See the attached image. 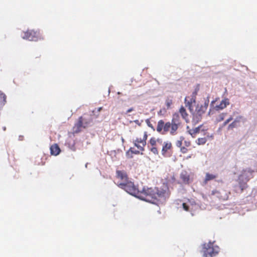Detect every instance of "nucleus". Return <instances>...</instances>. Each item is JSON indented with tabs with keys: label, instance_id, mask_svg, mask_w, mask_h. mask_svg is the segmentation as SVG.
Returning <instances> with one entry per match:
<instances>
[{
	"label": "nucleus",
	"instance_id": "obj_4",
	"mask_svg": "<svg viewBox=\"0 0 257 257\" xmlns=\"http://www.w3.org/2000/svg\"><path fill=\"white\" fill-rule=\"evenodd\" d=\"M203 257H213L217 255L219 251V247L214 244V242L209 241L202 245Z\"/></svg>",
	"mask_w": 257,
	"mask_h": 257
},
{
	"label": "nucleus",
	"instance_id": "obj_11",
	"mask_svg": "<svg viewBox=\"0 0 257 257\" xmlns=\"http://www.w3.org/2000/svg\"><path fill=\"white\" fill-rule=\"evenodd\" d=\"M211 194L212 195H216L219 199L223 200H227L228 197V195L224 190L218 191L214 190L212 191Z\"/></svg>",
	"mask_w": 257,
	"mask_h": 257
},
{
	"label": "nucleus",
	"instance_id": "obj_29",
	"mask_svg": "<svg viewBox=\"0 0 257 257\" xmlns=\"http://www.w3.org/2000/svg\"><path fill=\"white\" fill-rule=\"evenodd\" d=\"M146 122L149 127H151L153 130H155V128H154L153 125H152V124L151 123V121L149 119H147L146 120Z\"/></svg>",
	"mask_w": 257,
	"mask_h": 257
},
{
	"label": "nucleus",
	"instance_id": "obj_25",
	"mask_svg": "<svg viewBox=\"0 0 257 257\" xmlns=\"http://www.w3.org/2000/svg\"><path fill=\"white\" fill-rule=\"evenodd\" d=\"M149 144L152 147H156L157 141L155 137H152L149 140Z\"/></svg>",
	"mask_w": 257,
	"mask_h": 257
},
{
	"label": "nucleus",
	"instance_id": "obj_27",
	"mask_svg": "<svg viewBox=\"0 0 257 257\" xmlns=\"http://www.w3.org/2000/svg\"><path fill=\"white\" fill-rule=\"evenodd\" d=\"M150 151L155 155H158L159 154L158 149L156 147H151Z\"/></svg>",
	"mask_w": 257,
	"mask_h": 257
},
{
	"label": "nucleus",
	"instance_id": "obj_38",
	"mask_svg": "<svg viewBox=\"0 0 257 257\" xmlns=\"http://www.w3.org/2000/svg\"><path fill=\"white\" fill-rule=\"evenodd\" d=\"M134 122L136 123V124H138L139 125H140V123L139 122V120H134Z\"/></svg>",
	"mask_w": 257,
	"mask_h": 257
},
{
	"label": "nucleus",
	"instance_id": "obj_10",
	"mask_svg": "<svg viewBox=\"0 0 257 257\" xmlns=\"http://www.w3.org/2000/svg\"><path fill=\"white\" fill-rule=\"evenodd\" d=\"M116 177L120 180L117 183H126L129 181L126 173L124 171L117 170L116 172Z\"/></svg>",
	"mask_w": 257,
	"mask_h": 257
},
{
	"label": "nucleus",
	"instance_id": "obj_14",
	"mask_svg": "<svg viewBox=\"0 0 257 257\" xmlns=\"http://www.w3.org/2000/svg\"><path fill=\"white\" fill-rule=\"evenodd\" d=\"M253 170L250 168H247L242 171L241 174L239 176L245 180L246 177H249V180L253 178Z\"/></svg>",
	"mask_w": 257,
	"mask_h": 257
},
{
	"label": "nucleus",
	"instance_id": "obj_18",
	"mask_svg": "<svg viewBox=\"0 0 257 257\" xmlns=\"http://www.w3.org/2000/svg\"><path fill=\"white\" fill-rule=\"evenodd\" d=\"M243 117L242 116H238L235 118L234 121L229 124L228 126V130H232L238 126V123L241 121Z\"/></svg>",
	"mask_w": 257,
	"mask_h": 257
},
{
	"label": "nucleus",
	"instance_id": "obj_16",
	"mask_svg": "<svg viewBox=\"0 0 257 257\" xmlns=\"http://www.w3.org/2000/svg\"><path fill=\"white\" fill-rule=\"evenodd\" d=\"M208 102H205L204 105H201L200 106L198 105L195 109V112L197 113H199L202 115L206 111L207 107H208Z\"/></svg>",
	"mask_w": 257,
	"mask_h": 257
},
{
	"label": "nucleus",
	"instance_id": "obj_20",
	"mask_svg": "<svg viewBox=\"0 0 257 257\" xmlns=\"http://www.w3.org/2000/svg\"><path fill=\"white\" fill-rule=\"evenodd\" d=\"M202 118V115L201 114L197 113L195 111L193 113V117H192V123L194 124H196L199 122H200Z\"/></svg>",
	"mask_w": 257,
	"mask_h": 257
},
{
	"label": "nucleus",
	"instance_id": "obj_24",
	"mask_svg": "<svg viewBox=\"0 0 257 257\" xmlns=\"http://www.w3.org/2000/svg\"><path fill=\"white\" fill-rule=\"evenodd\" d=\"M173 104V100L171 99L167 98L165 101V104L166 105L167 109L170 108L171 105Z\"/></svg>",
	"mask_w": 257,
	"mask_h": 257
},
{
	"label": "nucleus",
	"instance_id": "obj_37",
	"mask_svg": "<svg viewBox=\"0 0 257 257\" xmlns=\"http://www.w3.org/2000/svg\"><path fill=\"white\" fill-rule=\"evenodd\" d=\"M133 110H134V108H133V107L130 108H129L127 110V111L126 112V113H128L129 112H132Z\"/></svg>",
	"mask_w": 257,
	"mask_h": 257
},
{
	"label": "nucleus",
	"instance_id": "obj_33",
	"mask_svg": "<svg viewBox=\"0 0 257 257\" xmlns=\"http://www.w3.org/2000/svg\"><path fill=\"white\" fill-rule=\"evenodd\" d=\"M102 109V107H100L97 108H95L94 110L92 111L93 113H94L95 112H97L99 113L101 110Z\"/></svg>",
	"mask_w": 257,
	"mask_h": 257
},
{
	"label": "nucleus",
	"instance_id": "obj_22",
	"mask_svg": "<svg viewBox=\"0 0 257 257\" xmlns=\"http://www.w3.org/2000/svg\"><path fill=\"white\" fill-rule=\"evenodd\" d=\"M6 102V95L0 91V108L5 105Z\"/></svg>",
	"mask_w": 257,
	"mask_h": 257
},
{
	"label": "nucleus",
	"instance_id": "obj_19",
	"mask_svg": "<svg viewBox=\"0 0 257 257\" xmlns=\"http://www.w3.org/2000/svg\"><path fill=\"white\" fill-rule=\"evenodd\" d=\"M50 151L51 155L57 156L59 154L61 150L58 145L55 144L51 146Z\"/></svg>",
	"mask_w": 257,
	"mask_h": 257
},
{
	"label": "nucleus",
	"instance_id": "obj_31",
	"mask_svg": "<svg viewBox=\"0 0 257 257\" xmlns=\"http://www.w3.org/2000/svg\"><path fill=\"white\" fill-rule=\"evenodd\" d=\"M180 151L183 153V154H186L188 152V149L185 147H181L180 148Z\"/></svg>",
	"mask_w": 257,
	"mask_h": 257
},
{
	"label": "nucleus",
	"instance_id": "obj_15",
	"mask_svg": "<svg viewBox=\"0 0 257 257\" xmlns=\"http://www.w3.org/2000/svg\"><path fill=\"white\" fill-rule=\"evenodd\" d=\"M229 104V100L228 98H224L221 100L219 105H216L215 108L217 110H222L225 108Z\"/></svg>",
	"mask_w": 257,
	"mask_h": 257
},
{
	"label": "nucleus",
	"instance_id": "obj_12",
	"mask_svg": "<svg viewBox=\"0 0 257 257\" xmlns=\"http://www.w3.org/2000/svg\"><path fill=\"white\" fill-rule=\"evenodd\" d=\"M249 180V177H246L245 180L243 178L238 176V182L239 187L240 189V192H242L243 191L247 188L248 185L247 184V182Z\"/></svg>",
	"mask_w": 257,
	"mask_h": 257
},
{
	"label": "nucleus",
	"instance_id": "obj_32",
	"mask_svg": "<svg viewBox=\"0 0 257 257\" xmlns=\"http://www.w3.org/2000/svg\"><path fill=\"white\" fill-rule=\"evenodd\" d=\"M182 206H183V209L186 211H188L189 210V206L185 203H183V204H182Z\"/></svg>",
	"mask_w": 257,
	"mask_h": 257
},
{
	"label": "nucleus",
	"instance_id": "obj_39",
	"mask_svg": "<svg viewBox=\"0 0 257 257\" xmlns=\"http://www.w3.org/2000/svg\"><path fill=\"white\" fill-rule=\"evenodd\" d=\"M3 130H4V131H6V127L5 126H4L3 127Z\"/></svg>",
	"mask_w": 257,
	"mask_h": 257
},
{
	"label": "nucleus",
	"instance_id": "obj_7",
	"mask_svg": "<svg viewBox=\"0 0 257 257\" xmlns=\"http://www.w3.org/2000/svg\"><path fill=\"white\" fill-rule=\"evenodd\" d=\"M197 95V91H194L190 96H186L185 98V103L186 106L191 110L192 109V104L196 102V97Z\"/></svg>",
	"mask_w": 257,
	"mask_h": 257
},
{
	"label": "nucleus",
	"instance_id": "obj_34",
	"mask_svg": "<svg viewBox=\"0 0 257 257\" xmlns=\"http://www.w3.org/2000/svg\"><path fill=\"white\" fill-rule=\"evenodd\" d=\"M128 152H131L133 154H139V151H133V148H131L130 149H129V151Z\"/></svg>",
	"mask_w": 257,
	"mask_h": 257
},
{
	"label": "nucleus",
	"instance_id": "obj_21",
	"mask_svg": "<svg viewBox=\"0 0 257 257\" xmlns=\"http://www.w3.org/2000/svg\"><path fill=\"white\" fill-rule=\"evenodd\" d=\"M217 177V175L209 174L207 173L205 175V178L204 182L206 184L209 181L212 180Z\"/></svg>",
	"mask_w": 257,
	"mask_h": 257
},
{
	"label": "nucleus",
	"instance_id": "obj_26",
	"mask_svg": "<svg viewBox=\"0 0 257 257\" xmlns=\"http://www.w3.org/2000/svg\"><path fill=\"white\" fill-rule=\"evenodd\" d=\"M225 115H226V113H220L216 118V121L220 122V121H222L224 119Z\"/></svg>",
	"mask_w": 257,
	"mask_h": 257
},
{
	"label": "nucleus",
	"instance_id": "obj_30",
	"mask_svg": "<svg viewBox=\"0 0 257 257\" xmlns=\"http://www.w3.org/2000/svg\"><path fill=\"white\" fill-rule=\"evenodd\" d=\"M233 119V117L232 116H230L228 119H227L223 123V126H225L227 123H228L230 121Z\"/></svg>",
	"mask_w": 257,
	"mask_h": 257
},
{
	"label": "nucleus",
	"instance_id": "obj_23",
	"mask_svg": "<svg viewBox=\"0 0 257 257\" xmlns=\"http://www.w3.org/2000/svg\"><path fill=\"white\" fill-rule=\"evenodd\" d=\"M181 179L182 180L183 182L185 184H188L189 182V176L187 175L186 174H181Z\"/></svg>",
	"mask_w": 257,
	"mask_h": 257
},
{
	"label": "nucleus",
	"instance_id": "obj_1",
	"mask_svg": "<svg viewBox=\"0 0 257 257\" xmlns=\"http://www.w3.org/2000/svg\"><path fill=\"white\" fill-rule=\"evenodd\" d=\"M117 185L130 194L141 200L157 205L164 203L170 196V191L167 186L149 188L144 187L140 191L134 183L128 181L126 183H117Z\"/></svg>",
	"mask_w": 257,
	"mask_h": 257
},
{
	"label": "nucleus",
	"instance_id": "obj_17",
	"mask_svg": "<svg viewBox=\"0 0 257 257\" xmlns=\"http://www.w3.org/2000/svg\"><path fill=\"white\" fill-rule=\"evenodd\" d=\"M179 113L181 115L182 118L184 119L187 123L189 122V119L188 117V114L183 106H181L179 110Z\"/></svg>",
	"mask_w": 257,
	"mask_h": 257
},
{
	"label": "nucleus",
	"instance_id": "obj_13",
	"mask_svg": "<svg viewBox=\"0 0 257 257\" xmlns=\"http://www.w3.org/2000/svg\"><path fill=\"white\" fill-rule=\"evenodd\" d=\"M207 131V128H202V125H200L195 128L189 130L188 131V133L193 138H195L196 134L200 132H202L203 133Z\"/></svg>",
	"mask_w": 257,
	"mask_h": 257
},
{
	"label": "nucleus",
	"instance_id": "obj_2",
	"mask_svg": "<svg viewBox=\"0 0 257 257\" xmlns=\"http://www.w3.org/2000/svg\"><path fill=\"white\" fill-rule=\"evenodd\" d=\"M181 122L179 113L176 112L173 114L171 121L165 122L163 119L158 121L156 130L157 132L164 135L169 132L172 136L177 134V130L181 125Z\"/></svg>",
	"mask_w": 257,
	"mask_h": 257
},
{
	"label": "nucleus",
	"instance_id": "obj_5",
	"mask_svg": "<svg viewBox=\"0 0 257 257\" xmlns=\"http://www.w3.org/2000/svg\"><path fill=\"white\" fill-rule=\"evenodd\" d=\"M22 37L24 39L33 41H37L41 39L39 32L33 30H28L27 31L23 32Z\"/></svg>",
	"mask_w": 257,
	"mask_h": 257
},
{
	"label": "nucleus",
	"instance_id": "obj_28",
	"mask_svg": "<svg viewBox=\"0 0 257 257\" xmlns=\"http://www.w3.org/2000/svg\"><path fill=\"white\" fill-rule=\"evenodd\" d=\"M183 140V138H180V140H178L176 142V145L177 147H178L179 148H181L182 147Z\"/></svg>",
	"mask_w": 257,
	"mask_h": 257
},
{
	"label": "nucleus",
	"instance_id": "obj_3",
	"mask_svg": "<svg viewBox=\"0 0 257 257\" xmlns=\"http://www.w3.org/2000/svg\"><path fill=\"white\" fill-rule=\"evenodd\" d=\"M93 118L91 115L84 114L78 119L77 121L75 123L73 127V132L75 134L80 133L82 128H85L89 126L92 123Z\"/></svg>",
	"mask_w": 257,
	"mask_h": 257
},
{
	"label": "nucleus",
	"instance_id": "obj_9",
	"mask_svg": "<svg viewBox=\"0 0 257 257\" xmlns=\"http://www.w3.org/2000/svg\"><path fill=\"white\" fill-rule=\"evenodd\" d=\"M162 155L164 156H167L168 154L172 151L173 146L171 142L166 141L163 143Z\"/></svg>",
	"mask_w": 257,
	"mask_h": 257
},
{
	"label": "nucleus",
	"instance_id": "obj_8",
	"mask_svg": "<svg viewBox=\"0 0 257 257\" xmlns=\"http://www.w3.org/2000/svg\"><path fill=\"white\" fill-rule=\"evenodd\" d=\"M203 135L205 136V137L198 138L196 141V143L198 145H203L206 143L207 140H212L214 137L213 134H210L207 131L203 133Z\"/></svg>",
	"mask_w": 257,
	"mask_h": 257
},
{
	"label": "nucleus",
	"instance_id": "obj_35",
	"mask_svg": "<svg viewBox=\"0 0 257 257\" xmlns=\"http://www.w3.org/2000/svg\"><path fill=\"white\" fill-rule=\"evenodd\" d=\"M156 141H157V143L158 142V143H160V144H162L163 140L161 138H158L157 139H156Z\"/></svg>",
	"mask_w": 257,
	"mask_h": 257
},
{
	"label": "nucleus",
	"instance_id": "obj_36",
	"mask_svg": "<svg viewBox=\"0 0 257 257\" xmlns=\"http://www.w3.org/2000/svg\"><path fill=\"white\" fill-rule=\"evenodd\" d=\"M184 143L186 147H189L191 145V143L189 141H185Z\"/></svg>",
	"mask_w": 257,
	"mask_h": 257
},
{
	"label": "nucleus",
	"instance_id": "obj_6",
	"mask_svg": "<svg viewBox=\"0 0 257 257\" xmlns=\"http://www.w3.org/2000/svg\"><path fill=\"white\" fill-rule=\"evenodd\" d=\"M147 138V132H145L143 138L142 139L138 138H136V139L133 141V144L140 151L142 152L144 151L145 147L146 145Z\"/></svg>",
	"mask_w": 257,
	"mask_h": 257
}]
</instances>
